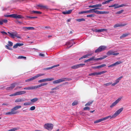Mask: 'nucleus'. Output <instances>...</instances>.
<instances>
[{
    "label": "nucleus",
    "instance_id": "obj_45",
    "mask_svg": "<svg viewBox=\"0 0 131 131\" xmlns=\"http://www.w3.org/2000/svg\"><path fill=\"white\" fill-rule=\"evenodd\" d=\"M31 104V103L30 102H27L24 103V105L26 106V105H30Z\"/></svg>",
    "mask_w": 131,
    "mask_h": 131
},
{
    "label": "nucleus",
    "instance_id": "obj_4",
    "mask_svg": "<svg viewBox=\"0 0 131 131\" xmlns=\"http://www.w3.org/2000/svg\"><path fill=\"white\" fill-rule=\"evenodd\" d=\"M7 33L8 34V35L12 38H14L15 37L18 38H20V37L17 35V33L10 32H8Z\"/></svg>",
    "mask_w": 131,
    "mask_h": 131
},
{
    "label": "nucleus",
    "instance_id": "obj_49",
    "mask_svg": "<svg viewBox=\"0 0 131 131\" xmlns=\"http://www.w3.org/2000/svg\"><path fill=\"white\" fill-rule=\"evenodd\" d=\"M78 103V102L77 101H74L72 104V106H74L77 105Z\"/></svg>",
    "mask_w": 131,
    "mask_h": 131
},
{
    "label": "nucleus",
    "instance_id": "obj_7",
    "mask_svg": "<svg viewBox=\"0 0 131 131\" xmlns=\"http://www.w3.org/2000/svg\"><path fill=\"white\" fill-rule=\"evenodd\" d=\"M54 79V78H53L45 79L38 80V82L39 83H42L53 80Z\"/></svg>",
    "mask_w": 131,
    "mask_h": 131
},
{
    "label": "nucleus",
    "instance_id": "obj_14",
    "mask_svg": "<svg viewBox=\"0 0 131 131\" xmlns=\"http://www.w3.org/2000/svg\"><path fill=\"white\" fill-rule=\"evenodd\" d=\"M13 43L9 41L8 42V44L7 45H6L5 47L7 49H8L10 50H12V49L9 47V46L11 47L13 45Z\"/></svg>",
    "mask_w": 131,
    "mask_h": 131
},
{
    "label": "nucleus",
    "instance_id": "obj_46",
    "mask_svg": "<svg viewBox=\"0 0 131 131\" xmlns=\"http://www.w3.org/2000/svg\"><path fill=\"white\" fill-rule=\"evenodd\" d=\"M26 17L27 18H29L31 19H34L36 18H37V17L34 16V17H30L28 16H26Z\"/></svg>",
    "mask_w": 131,
    "mask_h": 131
},
{
    "label": "nucleus",
    "instance_id": "obj_38",
    "mask_svg": "<svg viewBox=\"0 0 131 131\" xmlns=\"http://www.w3.org/2000/svg\"><path fill=\"white\" fill-rule=\"evenodd\" d=\"M43 86V84L42 83L41 84H40L38 85L35 86V87H36V89H37L38 88H39L41 86Z\"/></svg>",
    "mask_w": 131,
    "mask_h": 131
},
{
    "label": "nucleus",
    "instance_id": "obj_24",
    "mask_svg": "<svg viewBox=\"0 0 131 131\" xmlns=\"http://www.w3.org/2000/svg\"><path fill=\"white\" fill-rule=\"evenodd\" d=\"M37 6L38 7H41V8L44 9H48V7L47 6H44L41 4H39L37 5Z\"/></svg>",
    "mask_w": 131,
    "mask_h": 131
},
{
    "label": "nucleus",
    "instance_id": "obj_35",
    "mask_svg": "<svg viewBox=\"0 0 131 131\" xmlns=\"http://www.w3.org/2000/svg\"><path fill=\"white\" fill-rule=\"evenodd\" d=\"M31 12L35 14H41V12L38 11H31Z\"/></svg>",
    "mask_w": 131,
    "mask_h": 131
},
{
    "label": "nucleus",
    "instance_id": "obj_20",
    "mask_svg": "<svg viewBox=\"0 0 131 131\" xmlns=\"http://www.w3.org/2000/svg\"><path fill=\"white\" fill-rule=\"evenodd\" d=\"M59 66V64H58L56 65H54V66H53L51 67L47 68H44L43 69V70H48L50 69H51L57 67Z\"/></svg>",
    "mask_w": 131,
    "mask_h": 131
},
{
    "label": "nucleus",
    "instance_id": "obj_30",
    "mask_svg": "<svg viewBox=\"0 0 131 131\" xmlns=\"http://www.w3.org/2000/svg\"><path fill=\"white\" fill-rule=\"evenodd\" d=\"M129 35V33L124 34L120 37V38H123Z\"/></svg>",
    "mask_w": 131,
    "mask_h": 131
},
{
    "label": "nucleus",
    "instance_id": "obj_21",
    "mask_svg": "<svg viewBox=\"0 0 131 131\" xmlns=\"http://www.w3.org/2000/svg\"><path fill=\"white\" fill-rule=\"evenodd\" d=\"M36 89L35 86H31L25 87L24 88V90H31Z\"/></svg>",
    "mask_w": 131,
    "mask_h": 131
},
{
    "label": "nucleus",
    "instance_id": "obj_53",
    "mask_svg": "<svg viewBox=\"0 0 131 131\" xmlns=\"http://www.w3.org/2000/svg\"><path fill=\"white\" fill-rule=\"evenodd\" d=\"M26 57L24 56H19L18 57V59H26Z\"/></svg>",
    "mask_w": 131,
    "mask_h": 131
},
{
    "label": "nucleus",
    "instance_id": "obj_60",
    "mask_svg": "<svg viewBox=\"0 0 131 131\" xmlns=\"http://www.w3.org/2000/svg\"><path fill=\"white\" fill-rule=\"evenodd\" d=\"M93 31L94 32H99L98 29H93Z\"/></svg>",
    "mask_w": 131,
    "mask_h": 131
},
{
    "label": "nucleus",
    "instance_id": "obj_17",
    "mask_svg": "<svg viewBox=\"0 0 131 131\" xmlns=\"http://www.w3.org/2000/svg\"><path fill=\"white\" fill-rule=\"evenodd\" d=\"M16 83H14L12 84L11 86L6 88V89L7 90H10L13 89L15 86Z\"/></svg>",
    "mask_w": 131,
    "mask_h": 131
},
{
    "label": "nucleus",
    "instance_id": "obj_33",
    "mask_svg": "<svg viewBox=\"0 0 131 131\" xmlns=\"http://www.w3.org/2000/svg\"><path fill=\"white\" fill-rule=\"evenodd\" d=\"M21 106L20 105H18L14 107H13L14 109L15 110H16L18 109H19L21 107Z\"/></svg>",
    "mask_w": 131,
    "mask_h": 131
},
{
    "label": "nucleus",
    "instance_id": "obj_44",
    "mask_svg": "<svg viewBox=\"0 0 131 131\" xmlns=\"http://www.w3.org/2000/svg\"><path fill=\"white\" fill-rule=\"evenodd\" d=\"M127 6V5H126V4H121L120 5H118V8H119V7H122L123 6Z\"/></svg>",
    "mask_w": 131,
    "mask_h": 131
},
{
    "label": "nucleus",
    "instance_id": "obj_41",
    "mask_svg": "<svg viewBox=\"0 0 131 131\" xmlns=\"http://www.w3.org/2000/svg\"><path fill=\"white\" fill-rule=\"evenodd\" d=\"M95 57L93 56L92 58H90L89 59V61L93 60L95 61V59L94 58Z\"/></svg>",
    "mask_w": 131,
    "mask_h": 131
},
{
    "label": "nucleus",
    "instance_id": "obj_11",
    "mask_svg": "<svg viewBox=\"0 0 131 131\" xmlns=\"http://www.w3.org/2000/svg\"><path fill=\"white\" fill-rule=\"evenodd\" d=\"M44 74H41V73H40L39 74H37L36 75L33 77H32L31 78H30V81L33 80H34V79L37 78L38 77H40V76H42L43 75H44Z\"/></svg>",
    "mask_w": 131,
    "mask_h": 131
},
{
    "label": "nucleus",
    "instance_id": "obj_54",
    "mask_svg": "<svg viewBox=\"0 0 131 131\" xmlns=\"http://www.w3.org/2000/svg\"><path fill=\"white\" fill-rule=\"evenodd\" d=\"M92 68L94 69H99L100 68L99 66H94V67H92Z\"/></svg>",
    "mask_w": 131,
    "mask_h": 131
},
{
    "label": "nucleus",
    "instance_id": "obj_62",
    "mask_svg": "<svg viewBox=\"0 0 131 131\" xmlns=\"http://www.w3.org/2000/svg\"><path fill=\"white\" fill-rule=\"evenodd\" d=\"M1 32L3 35H7V33L4 31H1Z\"/></svg>",
    "mask_w": 131,
    "mask_h": 131
},
{
    "label": "nucleus",
    "instance_id": "obj_19",
    "mask_svg": "<svg viewBox=\"0 0 131 131\" xmlns=\"http://www.w3.org/2000/svg\"><path fill=\"white\" fill-rule=\"evenodd\" d=\"M126 24H116L114 26V28H116L117 27H120L121 26H123L127 25Z\"/></svg>",
    "mask_w": 131,
    "mask_h": 131
},
{
    "label": "nucleus",
    "instance_id": "obj_18",
    "mask_svg": "<svg viewBox=\"0 0 131 131\" xmlns=\"http://www.w3.org/2000/svg\"><path fill=\"white\" fill-rule=\"evenodd\" d=\"M27 99L23 98L22 99H16L15 101V102H23L26 101Z\"/></svg>",
    "mask_w": 131,
    "mask_h": 131
},
{
    "label": "nucleus",
    "instance_id": "obj_37",
    "mask_svg": "<svg viewBox=\"0 0 131 131\" xmlns=\"http://www.w3.org/2000/svg\"><path fill=\"white\" fill-rule=\"evenodd\" d=\"M112 84V83H111V82L108 83H106L104 84H103V86H107L110 85Z\"/></svg>",
    "mask_w": 131,
    "mask_h": 131
},
{
    "label": "nucleus",
    "instance_id": "obj_13",
    "mask_svg": "<svg viewBox=\"0 0 131 131\" xmlns=\"http://www.w3.org/2000/svg\"><path fill=\"white\" fill-rule=\"evenodd\" d=\"M122 62L120 61H118L114 63H113V64H111L109 66H108V67L109 68L110 67H114V66H116L117 65H118V64H120L122 63Z\"/></svg>",
    "mask_w": 131,
    "mask_h": 131
},
{
    "label": "nucleus",
    "instance_id": "obj_26",
    "mask_svg": "<svg viewBox=\"0 0 131 131\" xmlns=\"http://www.w3.org/2000/svg\"><path fill=\"white\" fill-rule=\"evenodd\" d=\"M115 52V51H113V50H111L108 51L106 54L108 56L113 55V52Z\"/></svg>",
    "mask_w": 131,
    "mask_h": 131
},
{
    "label": "nucleus",
    "instance_id": "obj_55",
    "mask_svg": "<svg viewBox=\"0 0 131 131\" xmlns=\"http://www.w3.org/2000/svg\"><path fill=\"white\" fill-rule=\"evenodd\" d=\"M99 66V67H100V68H101L103 67H105V66H106V64H103L102 65H100Z\"/></svg>",
    "mask_w": 131,
    "mask_h": 131
},
{
    "label": "nucleus",
    "instance_id": "obj_56",
    "mask_svg": "<svg viewBox=\"0 0 131 131\" xmlns=\"http://www.w3.org/2000/svg\"><path fill=\"white\" fill-rule=\"evenodd\" d=\"M16 94H17V93L16 92L14 94H12L10 95L9 96H15L16 95H16Z\"/></svg>",
    "mask_w": 131,
    "mask_h": 131
},
{
    "label": "nucleus",
    "instance_id": "obj_8",
    "mask_svg": "<svg viewBox=\"0 0 131 131\" xmlns=\"http://www.w3.org/2000/svg\"><path fill=\"white\" fill-rule=\"evenodd\" d=\"M10 112L6 113H5L6 115H11L16 114L18 113V112L14 110L13 108L11 109Z\"/></svg>",
    "mask_w": 131,
    "mask_h": 131
},
{
    "label": "nucleus",
    "instance_id": "obj_36",
    "mask_svg": "<svg viewBox=\"0 0 131 131\" xmlns=\"http://www.w3.org/2000/svg\"><path fill=\"white\" fill-rule=\"evenodd\" d=\"M94 16H95V15L94 14H92L89 15H87L86 16V17H94Z\"/></svg>",
    "mask_w": 131,
    "mask_h": 131
},
{
    "label": "nucleus",
    "instance_id": "obj_15",
    "mask_svg": "<svg viewBox=\"0 0 131 131\" xmlns=\"http://www.w3.org/2000/svg\"><path fill=\"white\" fill-rule=\"evenodd\" d=\"M13 18L16 19H20L23 18V17L21 15H17L16 14H13Z\"/></svg>",
    "mask_w": 131,
    "mask_h": 131
},
{
    "label": "nucleus",
    "instance_id": "obj_64",
    "mask_svg": "<svg viewBox=\"0 0 131 131\" xmlns=\"http://www.w3.org/2000/svg\"><path fill=\"white\" fill-rule=\"evenodd\" d=\"M108 3V2L107 0V1H105L104 2H103L102 3V4H103V5H104V4H106L107 3Z\"/></svg>",
    "mask_w": 131,
    "mask_h": 131
},
{
    "label": "nucleus",
    "instance_id": "obj_12",
    "mask_svg": "<svg viewBox=\"0 0 131 131\" xmlns=\"http://www.w3.org/2000/svg\"><path fill=\"white\" fill-rule=\"evenodd\" d=\"M101 8H96L94 9H90L89 10H87V13H95V12H96V10H95L100 9Z\"/></svg>",
    "mask_w": 131,
    "mask_h": 131
},
{
    "label": "nucleus",
    "instance_id": "obj_29",
    "mask_svg": "<svg viewBox=\"0 0 131 131\" xmlns=\"http://www.w3.org/2000/svg\"><path fill=\"white\" fill-rule=\"evenodd\" d=\"M118 4H114L113 5L109 6V7H114V8L116 9L117 8H119L118 7Z\"/></svg>",
    "mask_w": 131,
    "mask_h": 131
},
{
    "label": "nucleus",
    "instance_id": "obj_32",
    "mask_svg": "<svg viewBox=\"0 0 131 131\" xmlns=\"http://www.w3.org/2000/svg\"><path fill=\"white\" fill-rule=\"evenodd\" d=\"M123 78V76H121L117 78L115 81V82L117 84L119 82L121 79Z\"/></svg>",
    "mask_w": 131,
    "mask_h": 131
},
{
    "label": "nucleus",
    "instance_id": "obj_10",
    "mask_svg": "<svg viewBox=\"0 0 131 131\" xmlns=\"http://www.w3.org/2000/svg\"><path fill=\"white\" fill-rule=\"evenodd\" d=\"M121 98H118L112 104V105L110 106V107L111 108H112L115 106L118 103V102L121 100Z\"/></svg>",
    "mask_w": 131,
    "mask_h": 131
},
{
    "label": "nucleus",
    "instance_id": "obj_39",
    "mask_svg": "<svg viewBox=\"0 0 131 131\" xmlns=\"http://www.w3.org/2000/svg\"><path fill=\"white\" fill-rule=\"evenodd\" d=\"M106 31L107 29H98L99 32H102L104 31Z\"/></svg>",
    "mask_w": 131,
    "mask_h": 131
},
{
    "label": "nucleus",
    "instance_id": "obj_34",
    "mask_svg": "<svg viewBox=\"0 0 131 131\" xmlns=\"http://www.w3.org/2000/svg\"><path fill=\"white\" fill-rule=\"evenodd\" d=\"M85 20V19L84 18H81V19H76V21L79 22H80L81 21H84Z\"/></svg>",
    "mask_w": 131,
    "mask_h": 131
},
{
    "label": "nucleus",
    "instance_id": "obj_16",
    "mask_svg": "<svg viewBox=\"0 0 131 131\" xmlns=\"http://www.w3.org/2000/svg\"><path fill=\"white\" fill-rule=\"evenodd\" d=\"M110 12L108 11H99L96 10V12H95V13L97 14H108Z\"/></svg>",
    "mask_w": 131,
    "mask_h": 131
},
{
    "label": "nucleus",
    "instance_id": "obj_31",
    "mask_svg": "<svg viewBox=\"0 0 131 131\" xmlns=\"http://www.w3.org/2000/svg\"><path fill=\"white\" fill-rule=\"evenodd\" d=\"M38 98L35 97L32 99H31L30 101L32 103H35L38 101Z\"/></svg>",
    "mask_w": 131,
    "mask_h": 131
},
{
    "label": "nucleus",
    "instance_id": "obj_27",
    "mask_svg": "<svg viewBox=\"0 0 131 131\" xmlns=\"http://www.w3.org/2000/svg\"><path fill=\"white\" fill-rule=\"evenodd\" d=\"M72 11V10L71 9L66 12H63L62 13L64 14H69L71 13Z\"/></svg>",
    "mask_w": 131,
    "mask_h": 131
},
{
    "label": "nucleus",
    "instance_id": "obj_25",
    "mask_svg": "<svg viewBox=\"0 0 131 131\" xmlns=\"http://www.w3.org/2000/svg\"><path fill=\"white\" fill-rule=\"evenodd\" d=\"M16 95H20L23 94H25L26 93V91H18L16 92Z\"/></svg>",
    "mask_w": 131,
    "mask_h": 131
},
{
    "label": "nucleus",
    "instance_id": "obj_40",
    "mask_svg": "<svg viewBox=\"0 0 131 131\" xmlns=\"http://www.w3.org/2000/svg\"><path fill=\"white\" fill-rule=\"evenodd\" d=\"M93 101H92L91 102H89L87 103H86L85 105V106H89L90 104H91L93 102Z\"/></svg>",
    "mask_w": 131,
    "mask_h": 131
},
{
    "label": "nucleus",
    "instance_id": "obj_3",
    "mask_svg": "<svg viewBox=\"0 0 131 131\" xmlns=\"http://www.w3.org/2000/svg\"><path fill=\"white\" fill-rule=\"evenodd\" d=\"M85 65V64L84 63H81L77 64L71 67V68L73 69H76L82 67Z\"/></svg>",
    "mask_w": 131,
    "mask_h": 131
},
{
    "label": "nucleus",
    "instance_id": "obj_43",
    "mask_svg": "<svg viewBox=\"0 0 131 131\" xmlns=\"http://www.w3.org/2000/svg\"><path fill=\"white\" fill-rule=\"evenodd\" d=\"M124 11V10L123 9L117 12L116 13V14H120L122 13Z\"/></svg>",
    "mask_w": 131,
    "mask_h": 131
},
{
    "label": "nucleus",
    "instance_id": "obj_9",
    "mask_svg": "<svg viewBox=\"0 0 131 131\" xmlns=\"http://www.w3.org/2000/svg\"><path fill=\"white\" fill-rule=\"evenodd\" d=\"M75 44V42H73V40L72 39L71 40L67 42L66 44L67 46L70 45V46L69 47L68 46H67V48L68 49L71 47L73 45V44Z\"/></svg>",
    "mask_w": 131,
    "mask_h": 131
},
{
    "label": "nucleus",
    "instance_id": "obj_1",
    "mask_svg": "<svg viewBox=\"0 0 131 131\" xmlns=\"http://www.w3.org/2000/svg\"><path fill=\"white\" fill-rule=\"evenodd\" d=\"M123 109V107L121 108L117 111L112 116L110 115L102 118L98 120H96L94 121V123H96L100 122L102 121L105 120L109 118L111 119L112 118H115L119 115L122 112Z\"/></svg>",
    "mask_w": 131,
    "mask_h": 131
},
{
    "label": "nucleus",
    "instance_id": "obj_61",
    "mask_svg": "<svg viewBox=\"0 0 131 131\" xmlns=\"http://www.w3.org/2000/svg\"><path fill=\"white\" fill-rule=\"evenodd\" d=\"M17 45L18 46H21L23 45L24 44L23 43H17Z\"/></svg>",
    "mask_w": 131,
    "mask_h": 131
},
{
    "label": "nucleus",
    "instance_id": "obj_22",
    "mask_svg": "<svg viewBox=\"0 0 131 131\" xmlns=\"http://www.w3.org/2000/svg\"><path fill=\"white\" fill-rule=\"evenodd\" d=\"M63 80H62V79H60L54 81L53 82V84L58 83L62 82H63Z\"/></svg>",
    "mask_w": 131,
    "mask_h": 131
},
{
    "label": "nucleus",
    "instance_id": "obj_2",
    "mask_svg": "<svg viewBox=\"0 0 131 131\" xmlns=\"http://www.w3.org/2000/svg\"><path fill=\"white\" fill-rule=\"evenodd\" d=\"M106 48L107 47L106 46H101L95 51V53H97L101 52L105 50Z\"/></svg>",
    "mask_w": 131,
    "mask_h": 131
},
{
    "label": "nucleus",
    "instance_id": "obj_5",
    "mask_svg": "<svg viewBox=\"0 0 131 131\" xmlns=\"http://www.w3.org/2000/svg\"><path fill=\"white\" fill-rule=\"evenodd\" d=\"M53 125L52 124H47L44 125L45 128L48 130H51L53 128Z\"/></svg>",
    "mask_w": 131,
    "mask_h": 131
},
{
    "label": "nucleus",
    "instance_id": "obj_6",
    "mask_svg": "<svg viewBox=\"0 0 131 131\" xmlns=\"http://www.w3.org/2000/svg\"><path fill=\"white\" fill-rule=\"evenodd\" d=\"M106 72V71H103L100 72H94L90 73L89 74V75L90 76H95L96 75H101L102 74L105 73Z\"/></svg>",
    "mask_w": 131,
    "mask_h": 131
},
{
    "label": "nucleus",
    "instance_id": "obj_42",
    "mask_svg": "<svg viewBox=\"0 0 131 131\" xmlns=\"http://www.w3.org/2000/svg\"><path fill=\"white\" fill-rule=\"evenodd\" d=\"M62 80H64L63 81H69L70 80H71V79L70 78H62Z\"/></svg>",
    "mask_w": 131,
    "mask_h": 131
},
{
    "label": "nucleus",
    "instance_id": "obj_28",
    "mask_svg": "<svg viewBox=\"0 0 131 131\" xmlns=\"http://www.w3.org/2000/svg\"><path fill=\"white\" fill-rule=\"evenodd\" d=\"M23 29H24V30H26V29H27L28 30H34L35 29L34 27H23Z\"/></svg>",
    "mask_w": 131,
    "mask_h": 131
},
{
    "label": "nucleus",
    "instance_id": "obj_59",
    "mask_svg": "<svg viewBox=\"0 0 131 131\" xmlns=\"http://www.w3.org/2000/svg\"><path fill=\"white\" fill-rule=\"evenodd\" d=\"M115 52H113V55L114 56H117L119 54V53H114Z\"/></svg>",
    "mask_w": 131,
    "mask_h": 131
},
{
    "label": "nucleus",
    "instance_id": "obj_63",
    "mask_svg": "<svg viewBox=\"0 0 131 131\" xmlns=\"http://www.w3.org/2000/svg\"><path fill=\"white\" fill-rule=\"evenodd\" d=\"M18 46L17 45V43H16V45H14L13 47V48L14 49H15L17 48L18 47Z\"/></svg>",
    "mask_w": 131,
    "mask_h": 131
},
{
    "label": "nucleus",
    "instance_id": "obj_51",
    "mask_svg": "<svg viewBox=\"0 0 131 131\" xmlns=\"http://www.w3.org/2000/svg\"><path fill=\"white\" fill-rule=\"evenodd\" d=\"M35 106H33L31 107L30 108V110L31 111H33L35 110Z\"/></svg>",
    "mask_w": 131,
    "mask_h": 131
},
{
    "label": "nucleus",
    "instance_id": "obj_47",
    "mask_svg": "<svg viewBox=\"0 0 131 131\" xmlns=\"http://www.w3.org/2000/svg\"><path fill=\"white\" fill-rule=\"evenodd\" d=\"M4 16L6 17H13V14L9 15H5Z\"/></svg>",
    "mask_w": 131,
    "mask_h": 131
},
{
    "label": "nucleus",
    "instance_id": "obj_58",
    "mask_svg": "<svg viewBox=\"0 0 131 131\" xmlns=\"http://www.w3.org/2000/svg\"><path fill=\"white\" fill-rule=\"evenodd\" d=\"M90 108L88 107H86L83 108V109L84 110H90Z\"/></svg>",
    "mask_w": 131,
    "mask_h": 131
},
{
    "label": "nucleus",
    "instance_id": "obj_50",
    "mask_svg": "<svg viewBox=\"0 0 131 131\" xmlns=\"http://www.w3.org/2000/svg\"><path fill=\"white\" fill-rule=\"evenodd\" d=\"M95 8H97V7H101L102 6V4H96L95 5Z\"/></svg>",
    "mask_w": 131,
    "mask_h": 131
},
{
    "label": "nucleus",
    "instance_id": "obj_23",
    "mask_svg": "<svg viewBox=\"0 0 131 131\" xmlns=\"http://www.w3.org/2000/svg\"><path fill=\"white\" fill-rule=\"evenodd\" d=\"M37 6L38 7H41V8L44 9H48V7L47 6H44L41 4H39L37 5Z\"/></svg>",
    "mask_w": 131,
    "mask_h": 131
},
{
    "label": "nucleus",
    "instance_id": "obj_57",
    "mask_svg": "<svg viewBox=\"0 0 131 131\" xmlns=\"http://www.w3.org/2000/svg\"><path fill=\"white\" fill-rule=\"evenodd\" d=\"M58 86H57L56 87H55V88H52V89H51V90H57L58 89Z\"/></svg>",
    "mask_w": 131,
    "mask_h": 131
},
{
    "label": "nucleus",
    "instance_id": "obj_48",
    "mask_svg": "<svg viewBox=\"0 0 131 131\" xmlns=\"http://www.w3.org/2000/svg\"><path fill=\"white\" fill-rule=\"evenodd\" d=\"M85 13H87V10L86 11H82L79 13V14H84Z\"/></svg>",
    "mask_w": 131,
    "mask_h": 131
},
{
    "label": "nucleus",
    "instance_id": "obj_52",
    "mask_svg": "<svg viewBox=\"0 0 131 131\" xmlns=\"http://www.w3.org/2000/svg\"><path fill=\"white\" fill-rule=\"evenodd\" d=\"M87 55H86L82 57H81L80 58H79V60H81L83 58H85L87 57Z\"/></svg>",
    "mask_w": 131,
    "mask_h": 131
}]
</instances>
